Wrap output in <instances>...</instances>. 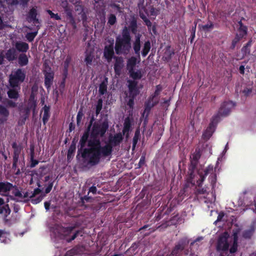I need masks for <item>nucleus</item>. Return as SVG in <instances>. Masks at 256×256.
<instances>
[{"label":"nucleus","instance_id":"obj_25","mask_svg":"<svg viewBox=\"0 0 256 256\" xmlns=\"http://www.w3.org/2000/svg\"><path fill=\"white\" fill-rule=\"evenodd\" d=\"M114 70L116 72L120 71L123 66L124 60L121 56H114Z\"/></svg>","mask_w":256,"mask_h":256},{"label":"nucleus","instance_id":"obj_30","mask_svg":"<svg viewBox=\"0 0 256 256\" xmlns=\"http://www.w3.org/2000/svg\"><path fill=\"white\" fill-rule=\"evenodd\" d=\"M76 150V142H75L74 140L72 141L68 151L67 158L68 160H70L73 158Z\"/></svg>","mask_w":256,"mask_h":256},{"label":"nucleus","instance_id":"obj_42","mask_svg":"<svg viewBox=\"0 0 256 256\" xmlns=\"http://www.w3.org/2000/svg\"><path fill=\"white\" fill-rule=\"evenodd\" d=\"M252 44V40H250L242 48V52L244 54L246 55V54H249L250 53V47Z\"/></svg>","mask_w":256,"mask_h":256},{"label":"nucleus","instance_id":"obj_48","mask_svg":"<svg viewBox=\"0 0 256 256\" xmlns=\"http://www.w3.org/2000/svg\"><path fill=\"white\" fill-rule=\"evenodd\" d=\"M116 22V18L114 14H110L108 16V24L113 26Z\"/></svg>","mask_w":256,"mask_h":256},{"label":"nucleus","instance_id":"obj_31","mask_svg":"<svg viewBox=\"0 0 256 256\" xmlns=\"http://www.w3.org/2000/svg\"><path fill=\"white\" fill-rule=\"evenodd\" d=\"M138 60V57L131 56L127 61V69L128 70L134 69L137 62Z\"/></svg>","mask_w":256,"mask_h":256},{"label":"nucleus","instance_id":"obj_38","mask_svg":"<svg viewBox=\"0 0 256 256\" xmlns=\"http://www.w3.org/2000/svg\"><path fill=\"white\" fill-rule=\"evenodd\" d=\"M18 62L21 66H25L28 62V58L26 54H20L19 56Z\"/></svg>","mask_w":256,"mask_h":256},{"label":"nucleus","instance_id":"obj_10","mask_svg":"<svg viewBox=\"0 0 256 256\" xmlns=\"http://www.w3.org/2000/svg\"><path fill=\"white\" fill-rule=\"evenodd\" d=\"M228 238L229 234L227 232H224L219 236L216 244V250L218 252H226L228 250Z\"/></svg>","mask_w":256,"mask_h":256},{"label":"nucleus","instance_id":"obj_33","mask_svg":"<svg viewBox=\"0 0 256 256\" xmlns=\"http://www.w3.org/2000/svg\"><path fill=\"white\" fill-rule=\"evenodd\" d=\"M129 30V32H130L134 34L136 36L138 32V24L137 21L135 18L132 19L130 22L128 26H127Z\"/></svg>","mask_w":256,"mask_h":256},{"label":"nucleus","instance_id":"obj_56","mask_svg":"<svg viewBox=\"0 0 256 256\" xmlns=\"http://www.w3.org/2000/svg\"><path fill=\"white\" fill-rule=\"evenodd\" d=\"M38 160L34 159V152L33 151L30 154V168H32L35 167L38 164Z\"/></svg>","mask_w":256,"mask_h":256},{"label":"nucleus","instance_id":"obj_55","mask_svg":"<svg viewBox=\"0 0 256 256\" xmlns=\"http://www.w3.org/2000/svg\"><path fill=\"white\" fill-rule=\"evenodd\" d=\"M67 20H68V22L72 25L74 29L76 28V24L73 15L66 17Z\"/></svg>","mask_w":256,"mask_h":256},{"label":"nucleus","instance_id":"obj_18","mask_svg":"<svg viewBox=\"0 0 256 256\" xmlns=\"http://www.w3.org/2000/svg\"><path fill=\"white\" fill-rule=\"evenodd\" d=\"M36 106V99L35 93L34 92V88H32V92L30 94L28 101V106L26 111L28 112L30 110H35Z\"/></svg>","mask_w":256,"mask_h":256},{"label":"nucleus","instance_id":"obj_63","mask_svg":"<svg viewBox=\"0 0 256 256\" xmlns=\"http://www.w3.org/2000/svg\"><path fill=\"white\" fill-rule=\"evenodd\" d=\"M14 188V190L12 192V194L14 195V196L19 197V198H22V192L18 190V188L16 186V185Z\"/></svg>","mask_w":256,"mask_h":256},{"label":"nucleus","instance_id":"obj_59","mask_svg":"<svg viewBox=\"0 0 256 256\" xmlns=\"http://www.w3.org/2000/svg\"><path fill=\"white\" fill-rule=\"evenodd\" d=\"M46 12L50 14L51 18H54L56 20H60L61 19L60 16L58 14H55L50 10H47Z\"/></svg>","mask_w":256,"mask_h":256},{"label":"nucleus","instance_id":"obj_5","mask_svg":"<svg viewBox=\"0 0 256 256\" xmlns=\"http://www.w3.org/2000/svg\"><path fill=\"white\" fill-rule=\"evenodd\" d=\"M90 130L86 128L80 138L79 142L80 148L78 149L76 158L78 159L79 156L80 155L82 158V164L86 166H92L98 164L99 162L98 161V160H95L93 159L92 154H84V149L89 148V146H88V148H85V146L86 142L88 143V141L89 140L88 138L90 136Z\"/></svg>","mask_w":256,"mask_h":256},{"label":"nucleus","instance_id":"obj_8","mask_svg":"<svg viewBox=\"0 0 256 256\" xmlns=\"http://www.w3.org/2000/svg\"><path fill=\"white\" fill-rule=\"evenodd\" d=\"M122 140L123 136L121 133L116 134L113 137L110 138L108 140V143L106 144H109V146L112 147L110 152L108 153L107 154H104L102 152H101V150H100L99 155L96 157H94V156H92L93 159L95 160H98V161L100 163L102 158H106L112 154L113 151V147L120 145Z\"/></svg>","mask_w":256,"mask_h":256},{"label":"nucleus","instance_id":"obj_16","mask_svg":"<svg viewBox=\"0 0 256 256\" xmlns=\"http://www.w3.org/2000/svg\"><path fill=\"white\" fill-rule=\"evenodd\" d=\"M104 56L108 62H110L114 58V51L113 43L106 46L104 51Z\"/></svg>","mask_w":256,"mask_h":256},{"label":"nucleus","instance_id":"obj_51","mask_svg":"<svg viewBox=\"0 0 256 256\" xmlns=\"http://www.w3.org/2000/svg\"><path fill=\"white\" fill-rule=\"evenodd\" d=\"M70 62V58H67L65 61L64 62V82L65 78L66 77L68 72V68L69 66V64Z\"/></svg>","mask_w":256,"mask_h":256},{"label":"nucleus","instance_id":"obj_60","mask_svg":"<svg viewBox=\"0 0 256 256\" xmlns=\"http://www.w3.org/2000/svg\"><path fill=\"white\" fill-rule=\"evenodd\" d=\"M162 86L159 84L156 86V90L154 93L150 96L152 98H154L156 96H158L160 91L162 90Z\"/></svg>","mask_w":256,"mask_h":256},{"label":"nucleus","instance_id":"obj_36","mask_svg":"<svg viewBox=\"0 0 256 256\" xmlns=\"http://www.w3.org/2000/svg\"><path fill=\"white\" fill-rule=\"evenodd\" d=\"M140 246V242H134L132 246L126 250V253L130 256L136 254L137 252V249Z\"/></svg>","mask_w":256,"mask_h":256},{"label":"nucleus","instance_id":"obj_27","mask_svg":"<svg viewBox=\"0 0 256 256\" xmlns=\"http://www.w3.org/2000/svg\"><path fill=\"white\" fill-rule=\"evenodd\" d=\"M16 48L20 52H26L28 50L29 46L26 42H18L16 44Z\"/></svg>","mask_w":256,"mask_h":256},{"label":"nucleus","instance_id":"obj_34","mask_svg":"<svg viewBox=\"0 0 256 256\" xmlns=\"http://www.w3.org/2000/svg\"><path fill=\"white\" fill-rule=\"evenodd\" d=\"M238 236L236 232H234L233 234V244L232 246L230 249V254H234L238 250Z\"/></svg>","mask_w":256,"mask_h":256},{"label":"nucleus","instance_id":"obj_47","mask_svg":"<svg viewBox=\"0 0 256 256\" xmlns=\"http://www.w3.org/2000/svg\"><path fill=\"white\" fill-rule=\"evenodd\" d=\"M62 7L64 9V12L66 14V17L72 16V10L70 6H68V4L67 2H66L65 4H64L62 6Z\"/></svg>","mask_w":256,"mask_h":256},{"label":"nucleus","instance_id":"obj_24","mask_svg":"<svg viewBox=\"0 0 256 256\" xmlns=\"http://www.w3.org/2000/svg\"><path fill=\"white\" fill-rule=\"evenodd\" d=\"M12 146L14 149L13 158L18 159L22 149L21 144H18L17 143L14 142L12 144Z\"/></svg>","mask_w":256,"mask_h":256},{"label":"nucleus","instance_id":"obj_2","mask_svg":"<svg viewBox=\"0 0 256 256\" xmlns=\"http://www.w3.org/2000/svg\"><path fill=\"white\" fill-rule=\"evenodd\" d=\"M204 173H199L200 178L197 180L198 187L196 188L194 194L197 197L200 195H204V197L206 198V196L208 194V187L202 188V183L206 177L210 174L208 178L209 182L212 186V196L215 194V186L216 183V174L213 172V166H208L204 171Z\"/></svg>","mask_w":256,"mask_h":256},{"label":"nucleus","instance_id":"obj_13","mask_svg":"<svg viewBox=\"0 0 256 256\" xmlns=\"http://www.w3.org/2000/svg\"><path fill=\"white\" fill-rule=\"evenodd\" d=\"M142 35L140 34H138L135 36V40L133 42L132 48L134 50V52L136 56L138 58V62L140 60V38Z\"/></svg>","mask_w":256,"mask_h":256},{"label":"nucleus","instance_id":"obj_57","mask_svg":"<svg viewBox=\"0 0 256 256\" xmlns=\"http://www.w3.org/2000/svg\"><path fill=\"white\" fill-rule=\"evenodd\" d=\"M44 70H42L44 74H46V72H54L52 70L51 67L49 66V64L44 62L43 64Z\"/></svg>","mask_w":256,"mask_h":256},{"label":"nucleus","instance_id":"obj_23","mask_svg":"<svg viewBox=\"0 0 256 256\" xmlns=\"http://www.w3.org/2000/svg\"><path fill=\"white\" fill-rule=\"evenodd\" d=\"M239 28L238 29V32L236 33L240 38H244L248 34V28L244 26L241 20L238 22Z\"/></svg>","mask_w":256,"mask_h":256},{"label":"nucleus","instance_id":"obj_52","mask_svg":"<svg viewBox=\"0 0 256 256\" xmlns=\"http://www.w3.org/2000/svg\"><path fill=\"white\" fill-rule=\"evenodd\" d=\"M242 38H240L239 35L236 34L234 38L232 40V45L230 46L231 49H234L236 47V44L239 42Z\"/></svg>","mask_w":256,"mask_h":256},{"label":"nucleus","instance_id":"obj_15","mask_svg":"<svg viewBox=\"0 0 256 256\" xmlns=\"http://www.w3.org/2000/svg\"><path fill=\"white\" fill-rule=\"evenodd\" d=\"M132 122L133 118L129 116L126 117L124 120L122 132L123 135H126V138H128L129 136V133L132 130Z\"/></svg>","mask_w":256,"mask_h":256},{"label":"nucleus","instance_id":"obj_12","mask_svg":"<svg viewBox=\"0 0 256 256\" xmlns=\"http://www.w3.org/2000/svg\"><path fill=\"white\" fill-rule=\"evenodd\" d=\"M234 106V104L232 101L224 102L221 104V106L218 110V112L216 116H218V118H220V116H228L230 112L231 108Z\"/></svg>","mask_w":256,"mask_h":256},{"label":"nucleus","instance_id":"obj_26","mask_svg":"<svg viewBox=\"0 0 256 256\" xmlns=\"http://www.w3.org/2000/svg\"><path fill=\"white\" fill-rule=\"evenodd\" d=\"M0 114L3 118H0V124H2L8 119L10 114L9 111L4 106L0 104Z\"/></svg>","mask_w":256,"mask_h":256},{"label":"nucleus","instance_id":"obj_46","mask_svg":"<svg viewBox=\"0 0 256 256\" xmlns=\"http://www.w3.org/2000/svg\"><path fill=\"white\" fill-rule=\"evenodd\" d=\"M194 26H193L190 30V42L192 43L194 38L196 31V28L197 26V22L194 21Z\"/></svg>","mask_w":256,"mask_h":256},{"label":"nucleus","instance_id":"obj_54","mask_svg":"<svg viewBox=\"0 0 256 256\" xmlns=\"http://www.w3.org/2000/svg\"><path fill=\"white\" fill-rule=\"evenodd\" d=\"M149 10H148V14H150L152 16H156L158 14V10L154 7L152 6H150L148 7Z\"/></svg>","mask_w":256,"mask_h":256},{"label":"nucleus","instance_id":"obj_64","mask_svg":"<svg viewBox=\"0 0 256 256\" xmlns=\"http://www.w3.org/2000/svg\"><path fill=\"white\" fill-rule=\"evenodd\" d=\"M77 248H74L68 251L66 253V256H74L75 254H77Z\"/></svg>","mask_w":256,"mask_h":256},{"label":"nucleus","instance_id":"obj_11","mask_svg":"<svg viewBox=\"0 0 256 256\" xmlns=\"http://www.w3.org/2000/svg\"><path fill=\"white\" fill-rule=\"evenodd\" d=\"M218 122V116H214L212 118V120L206 129L204 131L202 135L204 140L207 141L212 136L216 125Z\"/></svg>","mask_w":256,"mask_h":256},{"label":"nucleus","instance_id":"obj_14","mask_svg":"<svg viewBox=\"0 0 256 256\" xmlns=\"http://www.w3.org/2000/svg\"><path fill=\"white\" fill-rule=\"evenodd\" d=\"M158 103V100H157L154 101V98H152V97L150 96L144 103V110L142 114V116H144V114L146 113V118H148L151 109Z\"/></svg>","mask_w":256,"mask_h":256},{"label":"nucleus","instance_id":"obj_41","mask_svg":"<svg viewBox=\"0 0 256 256\" xmlns=\"http://www.w3.org/2000/svg\"><path fill=\"white\" fill-rule=\"evenodd\" d=\"M38 12L36 8H32L29 11L28 15V21L31 22L32 20L37 17Z\"/></svg>","mask_w":256,"mask_h":256},{"label":"nucleus","instance_id":"obj_22","mask_svg":"<svg viewBox=\"0 0 256 256\" xmlns=\"http://www.w3.org/2000/svg\"><path fill=\"white\" fill-rule=\"evenodd\" d=\"M5 58L9 62H12L17 58V52L14 48L8 50L5 54Z\"/></svg>","mask_w":256,"mask_h":256},{"label":"nucleus","instance_id":"obj_21","mask_svg":"<svg viewBox=\"0 0 256 256\" xmlns=\"http://www.w3.org/2000/svg\"><path fill=\"white\" fill-rule=\"evenodd\" d=\"M10 232L5 230H0V242L8 244L10 242Z\"/></svg>","mask_w":256,"mask_h":256},{"label":"nucleus","instance_id":"obj_61","mask_svg":"<svg viewBox=\"0 0 256 256\" xmlns=\"http://www.w3.org/2000/svg\"><path fill=\"white\" fill-rule=\"evenodd\" d=\"M196 166H192L190 164V166L188 168V174H189V178L190 179H192L194 177V170L196 168Z\"/></svg>","mask_w":256,"mask_h":256},{"label":"nucleus","instance_id":"obj_32","mask_svg":"<svg viewBox=\"0 0 256 256\" xmlns=\"http://www.w3.org/2000/svg\"><path fill=\"white\" fill-rule=\"evenodd\" d=\"M12 88L8 91L7 94L9 98L16 100L19 98V91L20 90L18 88Z\"/></svg>","mask_w":256,"mask_h":256},{"label":"nucleus","instance_id":"obj_40","mask_svg":"<svg viewBox=\"0 0 256 256\" xmlns=\"http://www.w3.org/2000/svg\"><path fill=\"white\" fill-rule=\"evenodd\" d=\"M10 212L8 205H0V214H3L4 216H6Z\"/></svg>","mask_w":256,"mask_h":256},{"label":"nucleus","instance_id":"obj_53","mask_svg":"<svg viewBox=\"0 0 256 256\" xmlns=\"http://www.w3.org/2000/svg\"><path fill=\"white\" fill-rule=\"evenodd\" d=\"M44 196H45L44 194H42L41 195H40V196H38L36 198L34 197V198H32L31 202L33 204H38L43 199V198Z\"/></svg>","mask_w":256,"mask_h":256},{"label":"nucleus","instance_id":"obj_45","mask_svg":"<svg viewBox=\"0 0 256 256\" xmlns=\"http://www.w3.org/2000/svg\"><path fill=\"white\" fill-rule=\"evenodd\" d=\"M92 200V197L88 196H84L83 197H81L80 203L82 206H84L85 207H86V206L85 205V202H91Z\"/></svg>","mask_w":256,"mask_h":256},{"label":"nucleus","instance_id":"obj_44","mask_svg":"<svg viewBox=\"0 0 256 256\" xmlns=\"http://www.w3.org/2000/svg\"><path fill=\"white\" fill-rule=\"evenodd\" d=\"M102 102H103V100L102 98H100L98 100L97 102V104L96 105V116H98V114H99L100 112V110L102 109Z\"/></svg>","mask_w":256,"mask_h":256},{"label":"nucleus","instance_id":"obj_39","mask_svg":"<svg viewBox=\"0 0 256 256\" xmlns=\"http://www.w3.org/2000/svg\"><path fill=\"white\" fill-rule=\"evenodd\" d=\"M140 130L138 129H137L134 132V135L132 139V149L134 150L136 147L137 143L140 140Z\"/></svg>","mask_w":256,"mask_h":256},{"label":"nucleus","instance_id":"obj_6","mask_svg":"<svg viewBox=\"0 0 256 256\" xmlns=\"http://www.w3.org/2000/svg\"><path fill=\"white\" fill-rule=\"evenodd\" d=\"M128 88V100L127 102V106L130 108L132 110L134 105V100L140 94V91L138 87L137 81L128 80H127Z\"/></svg>","mask_w":256,"mask_h":256},{"label":"nucleus","instance_id":"obj_7","mask_svg":"<svg viewBox=\"0 0 256 256\" xmlns=\"http://www.w3.org/2000/svg\"><path fill=\"white\" fill-rule=\"evenodd\" d=\"M26 77L25 70L22 68H18L9 76L10 86L12 88H18L20 90V84L25 80Z\"/></svg>","mask_w":256,"mask_h":256},{"label":"nucleus","instance_id":"obj_3","mask_svg":"<svg viewBox=\"0 0 256 256\" xmlns=\"http://www.w3.org/2000/svg\"><path fill=\"white\" fill-rule=\"evenodd\" d=\"M114 50L118 55L126 56L130 53L132 50V36L126 26L122 28L121 34L116 36Z\"/></svg>","mask_w":256,"mask_h":256},{"label":"nucleus","instance_id":"obj_20","mask_svg":"<svg viewBox=\"0 0 256 256\" xmlns=\"http://www.w3.org/2000/svg\"><path fill=\"white\" fill-rule=\"evenodd\" d=\"M44 76V86L48 90L52 84L54 74V72H46Z\"/></svg>","mask_w":256,"mask_h":256},{"label":"nucleus","instance_id":"obj_43","mask_svg":"<svg viewBox=\"0 0 256 256\" xmlns=\"http://www.w3.org/2000/svg\"><path fill=\"white\" fill-rule=\"evenodd\" d=\"M174 54V50H171L170 49V47L168 48H167L165 52H164V58L165 60L167 61L170 60L172 58V56Z\"/></svg>","mask_w":256,"mask_h":256},{"label":"nucleus","instance_id":"obj_62","mask_svg":"<svg viewBox=\"0 0 256 256\" xmlns=\"http://www.w3.org/2000/svg\"><path fill=\"white\" fill-rule=\"evenodd\" d=\"M93 60V56L91 54H86L84 59V61L87 65L92 64V62Z\"/></svg>","mask_w":256,"mask_h":256},{"label":"nucleus","instance_id":"obj_28","mask_svg":"<svg viewBox=\"0 0 256 256\" xmlns=\"http://www.w3.org/2000/svg\"><path fill=\"white\" fill-rule=\"evenodd\" d=\"M128 73L130 77L133 79L132 80L136 81V80H140L142 76V72L140 70L135 71L134 69H132L128 70Z\"/></svg>","mask_w":256,"mask_h":256},{"label":"nucleus","instance_id":"obj_50","mask_svg":"<svg viewBox=\"0 0 256 256\" xmlns=\"http://www.w3.org/2000/svg\"><path fill=\"white\" fill-rule=\"evenodd\" d=\"M214 27V24L212 22L209 21L208 24L202 25L201 26L202 29L204 32H208L212 29Z\"/></svg>","mask_w":256,"mask_h":256},{"label":"nucleus","instance_id":"obj_35","mask_svg":"<svg viewBox=\"0 0 256 256\" xmlns=\"http://www.w3.org/2000/svg\"><path fill=\"white\" fill-rule=\"evenodd\" d=\"M108 78H105L104 80L100 84L99 86V94L100 96L104 95L107 92L108 88Z\"/></svg>","mask_w":256,"mask_h":256},{"label":"nucleus","instance_id":"obj_1","mask_svg":"<svg viewBox=\"0 0 256 256\" xmlns=\"http://www.w3.org/2000/svg\"><path fill=\"white\" fill-rule=\"evenodd\" d=\"M108 128V122L107 119L98 124L94 122L90 132V138L88 141V148L84 149V154H92L94 157L98 156L100 150L104 154L110 152L112 147L109 144L101 146L98 136L103 137Z\"/></svg>","mask_w":256,"mask_h":256},{"label":"nucleus","instance_id":"obj_37","mask_svg":"<svg viewBox=\"0 0 256 256\" xmlns=\"http://www.w3.org/2000/svg\"><path fill=\"white\" fill-rule=\"evenodd\" d=\"M150 48L151 44L150 41L148 40L145 42L141 52L143 57H146L148 55L150 51Z\"/></svg>","mask_w":256,"mask_h":256},{"label":"nucleus","instance_id":"obj_4","mask_svg":"<svg viewBox=\"0 0 256 256\" xmlns=\"http://www.w3.org/2000/svg\"><path fill=\"white\" fill-rule=\"evenodd\" d=\"M50 230L56 238L64 240L68 242L79 236H82L84 234L82 230H76L75 226L64 228L62 225H53Z\"/></svg>","mask_w":256,"mask_h":256},{"label":"nucleus","instance_id":"obj_29","mask_svg":"<svg viewBox=\"0 0 256 256\" xmlns=\"http://www.w3.org/2000/svg\"><path fill=\"white\" fill-rule=\"evenodd\" d=\"M44 114L42 116V122L45 125L48 122L50 117V106L45 105L43 108Z\"/></svg>","mask_w":256,"mask_h":256},{"label":"nucleus","instance_id":"obj_17","mask_svg":"<svg viewBox=\"0 0 256 256\" xmlns=\"http://www.w3.org/2000/svg\"><path fill=\"white\" fill-rule=\"evenodd\" d=\"M139 13L140 18L144 22L145 24L148 26V30L150 29L152 26V23L146 17V15L148 16L147 8L144 6L142 8V9L140 10Z\"/></svg>","mask_w":256,"mask_h":256},{"label":"nucleus","instance_id":"obj_58","mask_svg":"<svg viewBox=\"0 0 256 256\" xmlns=\"http://www.w3.org/2000/svg\"><path fill=\"white\" fill-rule=\"evenodd\" d=\"M201 156V153L200 149H196L194 152L192 154V159L199 160Z\"/></svg>","mask_w":256,"mask_h":256},{"label":"nucleus","instance_id":"obj_19","mask_svg":"<svg viewBox=\"0 0 256 256\" xmlns=\"http://www.w3.org/2000/svg\"><path fill=\"white\" fill-rule=\"evenodd\" d=\"M14 186L12 184L8 182H0V194L2 193L6 194Z\"/></svg>","mask_w":256,"mask_h":256},{"label":"nucleus","instance_id":"obj_49","mask_svg":"<svg viewBox=\"0 0 256 256\" xmlns=\"http://www.w3.org/2000/svg\"><path fill=\"white\" fill-rule=\"evenodd\" d=\"M38 34V32H28L26 35V38L29 42H32Z\"/></svg>","mask_w":256,"mask_h":256},{"label":"nucleus","instance_id":"obj_9","mask_svg":"<svg viewBox=\"0 0 256 256\" xmlns=\"http://www.w3.org/2000/svg\"><path fill=\"white\" fill-rule=\"evenodd\" d=\"M237 217L234 215V212H221L218 214L216 220L213 224L218 222H225L226 224H236Z\"/></svg>","mask_w":256,"mask_h":256}]
</instances>
